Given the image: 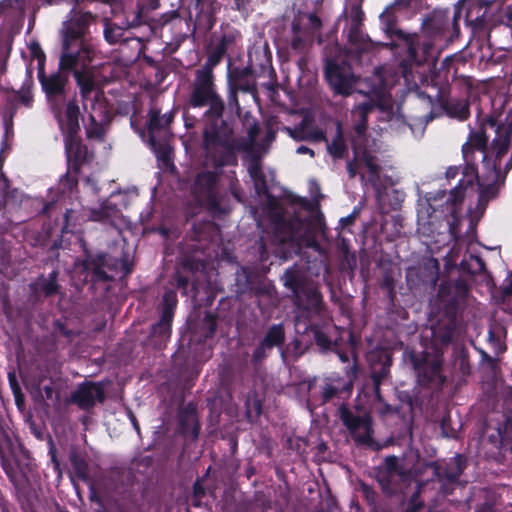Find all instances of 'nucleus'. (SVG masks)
<instances>
[{"instance_id": "obj_1", "label": "nucleus", "mask_w": 512, "mask_h": 512, "mask_svg": "<svg viewBox=\"0 0 512 512\" xmlns=\"http://www.w3.org/2000/svg\"><path fill=\"white\" fill-rule=\"evenodd\" d=\"M80 116L79 105L71 101L65 110V122L58 124L67 158L65 174L56 186L48 189L46 198L21 199V205L31 208L34 217L43 220V224H83L89 221L116 224L122 218L121 210L109 200L103 202L99 209H89L73 198L78 190L82 165L89 161L88 148L79 136Z\"/></svg>"}, {"instance_id": "obj_2", "label": "nucleus", "mask_w": 512, "mask_h": 512, "mask_svg": "<svg viewBox=\"0 0 512 512\" xmlns=\"http://www.w3.org/2000/svg\"><path fill=\"white\" fill-rule=\"evenodd\" d=\"M214 69L202 64L194 70L185 105L188 109H205L202 148L213 167L221 169L236 166L238 153L247 151L249 144L237 138L230 119H224L225 99L219 92Z\"/></svg>"}, {"instance_id": "obj_3", "label": "nucleus", "mask_w": 512, "mask_h": 512, "mask_svg": "<svg viewBox=\"0 0 512 512\" xmlns=\"http://www.w3.org/2000/svg\"><path fill=\"white\" fill-rule=\"evenodd\" d=\"M487 175L482 176V180L478 175V179L474 177H464L459 181L457 186L450 190L449 196L443 203L437 204V198L433 201L427 200L421 204V208L417 210V224H435L436 222H446V224H459L461 220V209L465 198V191L468 187H472L476 182L478 186V199L475 209L468 210L469 224H478L484 215L490 200L497 197L501 183V169L499 164H492L491 169H485Z\"/></svg>"}, {"instance_id": "obj_4", "label": "nucleus", "mask_w": 512, "mask_h": 512, "mask_svg": "<svg viewBox=\"0 0 512 512\" xmlns=\"http://www.w3.org/2000/svg\"><path fill=\"white\" fill-rule=\"evenodd\" d=\"M388 38L403 41L407 46L406 64L410 67L422 66L428 62L435 64L441 52L460 36V26L456 16L450 19L449 10L434 9L427 13L421 22V34H409L394 24L389 30L383 27Z\"/></svg>"}, {"instance_id": "obj_5", "label": "nucleus", "mask_w": 512, "mask_h": 512, "mask_svg": "<svg viewBox=\"0 0 512 512\" xmlns=\"http://www.w3.org/2000/svg\"><path fill=\"white\" fill-rule=\"evenodd\" d=\"M264 195L266 203L263 211L269 217L270 224H326L320 207L321 194L312 200L293 193L286 194L281 200L270 192Z\"/></svg>"}, {"instance_id": "obj_6", "label": "nucleus", "mask_w": 512, "mask_h": 512, "mask_svg": "<svg viewBox=\"0 0 512 512\" xmlns=\"http://www.w3.org/2000/svg\"><path fill=\"white\" fill-rule=\"evenodd\" d=\"M47 105L58 124L65 122V110L71 101L77 104L76 93L69 96V75L60 71L37 74Z\"/></svg>"}, {"instance_id": "obj_7", "label": "nucleus", "mask_w": 512, "mask_h": 512, "mask_svg": "<svg viewBox=\"0 0 512 512\" xmlns=\"http://www.w3.org/2000/svg\"><path fill=\"white\" fill-rule=\"evenodd\" d=\"M282 280L284 286L291 291L295 306L303 313L321 310L322 295L300 268H288Z\"/></svg>"}, {"instance_id": "obj_8", "label": "nucleus", "mask_w": 512, "mask_h": 512, "mask_svg": "<svg viewBox=\"0 0 512 512\" xmlns=\"http://www.w3.org/2000/svg\"><path fill=\"white\" fill-rule=\"evenodd\" d=\"M499 9L498 0L481 1L469 7L465 20L471 29L473 38L478 41L489 40L492 28L499 22L494 15V12Z\"/></svg>"}, {"instance_id": "obj_9", "label": "nucleus", "mask_w": 512, "mask_h": 512, "mask_svg": "<svg viewBox=\"0 0 512 512\" xmlns=\"http://www.w3.org/2000/svg\"><path fill=\"white\" fill-rule=\"evenodd\" d=\"M219 174L214 171L199 172L194 180L192 194L198 204L212 215L225 213L218 192Z\"/></svg>"}, {"instance_id": "obj_10", "label": "nucleus", "mask_w": 512, "mask_h": 512, "mask_svg": "<svg viewBox=\"0 0 512 512\" xmlns=\"http://www.w3.org/2000/svg\"><path fill=\"white\" fill-rule=\"evenodd\" d=\"M485 125H488L486 119L480 130L471 131L467 141L462 145V156L464 160L462 174L464 177H474L478 179V167L475 158L476 153L482 155L483 167L490 165V158L487 154L488 137L484 130Z\"/></svg>"}, {"instance_id": "obj_11", "label": "nucleus", "mask_w": 512, "mask_h": 512, "mask_svg": "<svg viewBox=\"0 0 512 512\" xmlns=\"http://www.w3.org/2000/svg\"><path fill=\"white\" fill-rule=\"evenodd\" d=\"M242 40L241 32L229 23L220 26L219 34L211 38L207 58L204 64L216 68L228 54L233 52L237 44Z\"/></svg>"}, {"instance_id": "obj_12", "label": "nucleus", "mask_w": 512, "mask_h": 512, "mask_svg": "<svg viewBox=\"0 0 512 512\" xmlns=\"http://www.w3.org/2000/svg\"><path fill=\"white\" fill-rule=\"evenodd\" d=\"M83 266L91 274L93 281H107L114 277V272L123 271L124 274H128L132 269L128 258L118 260L103 254L87 259Z\"/></svg>"}, {"instance_id": "obj_13", "label": "nucleus", "mask_w": 512, "mask_h": 512, "mask_svg": "<svg viewBox=\"0 0 512 512\" xmlns=\"http://www.w3.org/2000/svg\"><path fill=\"white\" fill-rule=\"evenodd\" d=\"M338 412L340 419L350 432L354 441L358 444L370 447L373 443V430L370 416L355 413L345 405H341Z\"/></svg>"}, {"instance_id": "obj_14", "label": "nucleus", "mask_w": 512, "mask_h": 512, "mask_svg": "<svg viewBox=\"0 0 512 512\" xmlns=\"http://www.w3.org/2000/svg\"><path fill=\"white\" fill-rule=\"evenodd\" d=\"M325 79L334 94L349 96L353 93L355 79L350 66L328 60L325 65Z\"/></svg>"}, {"instance_id": "obj_15", "label": "nucleus", "mask_w": 512, "mask_h": 512, "mask_svg": "<svg viewBox=\"0 0 512 512\" xmlns=\"http://www.w3.org/2000/svg\"><path fill=\"white\" fill-rule=\"evenodd\" d=\"M74 15L64 24V38L66 46L69 43L77 45H91L86 38L90 24L95 20V16L89 12L74 11Z\"/></svg>"}, {"instance_id": "obj_16", "label": "nucleus", "mask_w": 512, "mask_h": 512, "mask_svg": "<svg viewBox=\"0 0 512 512\" xmlns=\"http://www.w3.org/2000/svg\"><path fill=\"white\" fill-rule=\"evenodd\" d=\"M486 123L491 128H496V137L491 144V152L494 155V159H490V165L484 167V169H491L492 164L495 163H498L499 169H501V159L508 152L511 142L512 120L506 118L504 124H498L497 118L490 115L486 118Z\"/></svg>"}, {"instance_id": "obj_17", "label": "nucleus", "mask_w": 512, "mask_h": 512, "mask_svg": "<svg viewBox=\"0 0 512 512\" xmlns=\"http://www.w3.org/2000/svg\"><path fill=\"white\" fill-rule=\"evenodd\" d=\"M221 4L217 0H191L189 4V17L194 18L198 29L210 31L216 24V14Z\"/></svg>"}, {"instance_id": "obj_18", "label": "nucleus", "mask_w": 512, "mask_h": 512, "mask_svg": "<svg viewBox=\"0 0 512 512\" xmlns=\"http://www.w3.org/2000/svg\"><path fill=\"white\" fill-rule=\"evenodd\" d=\"M93 55L94 49L92 45H77L69 43V45L66 46V41L63 40L58 71L66 74L71 71L74 72L79 63L85 64V62H90Z\"/></svg>"}, {"instance_id": "obj_19", "label": "nucleus", "mask_w": 512, "mask_h": 512, "mask_svg": "<svg viewBox=\"0 0 512 512\" xmlns=\"http://www.w3.org/2000/svg\"><path fill=\"white\" fill-rule=\"evenodd\" d=\"M227 87L234 88L240 92L256 94V75L251 65L232 66L231 58H228Z\"/></svg>"}, {"instance_id": "obj_20", "label": "nucleus", "mask_w": 512, "mask_h": 512, "mask_svg": "<svg viewBox=\"0 0 512 512\" xmlns=\"http://www.w3.org/2000/svg\"><path fill=\"white\" fill-rule=\"evenodd\" d=\"M441 367L442 357L437 353L432 357H425L421 362L414 360L417 379L421 385L436 384L441 386L445 382Z\"/></svg>"}, {"instance_id": "obj_21", "label": "nucleus", "mask_w": 512, "mask_h": 512, "mask_svg": "<svg viewBox=\"0 0 512 512\" xmlns=\"http://www.w3.org/2000/svg\"><path fill=\"white\" fill-rule=\"evenodd\" d=\"M105 399V388L102 383H85L73 393L72 400L83 409L93 407Z\"/></svg>"}, {"instance_id": "obj_22", "label": "nucleus", "mask_w": 512, "mask_h": 512, "mask_svg": "<svg viewBox=\"0 0 512 512\" xmlns=\"http://www.w3.org/2000/svg\"><path fill=\"white\" fill-rule=\"evenodd\" d=\"M74 78L79 88L83 107L86 109V103L90 100L97 101L101 94V91L97 87L95 75L92 71L83 68L74 71Z\"/></svg>"}, {"instance_id": "obj_23", "label": "nucleus", "mask_w": 512, "mask_h": 512, "mask_svg": "<svg viewBox=\"0 0 512 512\" xmlns=\"http://www.w3.org/2000/svg\"><path fill=\"white\" fill-rule=\"evenodd\" d=\"M285 340V333L281 324L272 325L266 332L264 338L254 350L252 358L256 362L262 361L267 352L274 347H280Z\"/></svg>"}, {"instance_id": "obj_24", "label": "nucleus", "mask_w": 512, "mask_h": 512, "mask_svg": "<svg viewBox=\"0 0 512 512\" xmlns=\"http://www.w3.org/2000/svg\"><path fill=\"white\" fill-rule=\"evenodd\" d=\"M406 478L404 468L396 456L385 458L384 466L378 474V481L383 489L388 490L390 486L403 481Z\"/></svg>"}, {"instance_id": "obj_25", "label": "nucleus", "mask_w": 512, "mask_h": 512, "mask_svg": "<svg viewBox=\"0 0 512 512\" xmlns=\"http://www.w3.org/2000/svg\"><path fill=\"white\" fill-rule=\"evenodd\" d=\"M175 112L173 110L161 115L158 108L152 107L148 111L147 136L148 139H158V135L168 128L173 122Z\"/></svg>"}, {"instance_id": "obj_26", "label": "nucleus", "mask_w": 512, "mask_h": 512, "mask_svg": "<svg viewBox=\"0 0 512 512\" xmlns=\"http://www.w3.org/2000/svg\"><path fill=\"white\" fill-rule=\"evenodd\" d=\"M456 330V323L453 319H449L445 323H439L431 328L432 344L437 354H439L443 347L448 346L452 342Z\"/></svg>"}, {"instance_id": "obj_27", "label": "nucleus", "mask_w": 512, "mask_h": 512, "mask_svg": "<svg viewBox=\"0 0 512 512\" xmlns=\"http://www.w3.org/2000/svg\"><path fill=\"white\" fill-rule=\"evenodd\" d=\"M136 9H137V5L132 10L126 12L125 22H122L123 26H119L118 24H115V23H106L105 24L104 37H105V40L109 44H116L123 40L124 28L131 29V28H139V27L145 26L148 28V30L150 32L152 31L151 22L153 21V18L151 16H149V20L147 22L142 23L140 25L131 26L128 24V19H127L128 14L131 13L132 11H135ZM148 15H150V12L148 13Z\"/></svg>"}, {"instance_id": "obj_28", "label": "nucleus", "mask_w": 512, "mask_h": 512, "mask_svg": "<svg viewBox=\"0 0 512 512\" xmlns=\"http://www.w3.org/2000/svg\"><path fill=\"white\" fill-rule=\"evenodd\" d=\"M440 106L450 118L465 121L470 117V104L466 99H442Z\"/></svg>"}, {"instance_id": "obj_29", "label": "nucleus", "mask_w": 512, "mask_h": 512, "mask_svg": "<svg viewBox=\"0 0 512 512\" xmlns=\"http://www.w3.org/2000/svg\"><path fill=\"white\" fill-rule=\"evenodd\" d=\"M160 6V0H137V9L128 14V24L137 26L149 20V11H154Z\"/></svg>"}, {"instance_id": "obj_30", "label": "nucleus", "mask_w": 512, "mask_h": 512, "mask_svg": "<svg viewBox=\"0 0 512 512\" xmlns=\"http://www.w3.org/2000/svg\"><path fill=\"white\" fill-rule=\"evenodd\" d=\"M412 0H394L380 14V22L383 27L390 30L394 24L398 23V12L407 10L411 6Z\"/></svg>"}, {"instance_id": "obj_31", "label": "nucleus", "mask_w": 512, "mask_h": 512, "mask_svg": "<svg viewBox=\"0 0 512 512\" xmlns=\"http://www.w3.org/2000/svg\"><path fill=\"white\" fill-rule=\"evenodd\" d=\"M249 175L253 181L254 189L257 195L262 196L269 193L266 175L262 169L260 160L253 158L248 167Z\"/></svg>"}, {"instance_id": "obj_32", "label": "nucleus", "mask_w": 512, "mask_h": 512, "mask_svg": "<svg viewBox=\"0 0 512 512\" xmlns=\"http://www.w3.org/2000/svg\"><path fill=\"white\" fill-rule=\"evenodd\" d=\"M147 143L157 160L165 168L173 166L172 148L166 139H148Z\"/></svg>"}, {"instance_id": "obj_33", "label": "nucleus", "mask_w": 512, "mask_h": 512, "mask_svg": "<svg viewBox=\"0 0 512 512\" xmlns=\"http://www.w3.org/2000/svg\"><path fill=\"white\" fill-rule=\"evenodd\" d=\"M239 93L240 91L227 87V95L225 101L226 111L224 114V119L229 118L233 127L234 118H241L243 114V108L241 107L239 101Z\"/></svg>"}, {"instance_id": "obj_34", "label": "nucleus", "mask_w": 512, "mask_h": 512, "mask_svg": "<svg viewBox=\"0 0 512 512\" xmlns=\"http://www.w3.org/2000/svg\"><path fill=\"white\" fill-rule=\"evenodd\" d=\"M328 153L334 159H343L347 155V145L344 139L342 126L340 123L337 125L336 135L331 143L327 144Z\"/></svg>"}, {"instance_id": "obj_35", "label": "nucleus", "mask_w": 512, "mask_h": 512, "mask_svg": "<svg viewBox=\"0 0 512 512\" xmlns=\"http://www.w3.org/2000/svg\"><path fill=\"white\" fill-rule=\"evenodd\" d=\"M352 149L356 158H358L368 169L371 175H378L381 167L377 163V158L367 148H360L355 144H352Z\"/></svg>"}, {"instance_id": "obj_36", "label": "nucleus", "mask_w": 512, "mask_h": 512, "mask_svg": "<svg viewBox=\"0 0 512 512\" xmlns=\"http://www.w3.org/2000/svg\"><path fill=\"white\" fill-rule=\"evenodd\" d=\"M394 203L392 204V214H389L388 211L385 210L384 206L380 205V211L383 216L381 224H389L391 221L392 224L398 225L403 224L404 217L400 213L402 198L399 197L398 192H394Z\"/></svg>"}, {"instance_id": "obj_37", "label": "nucleus", "mask_w": 512, "mask_h": 512, "mask_svg": "<svg viewBox=\"0 0 512 512\" xmlns=\"http://www.w3.org/2000/svg\"><path fill=\"white\" fill-rule=\"evenodd\" d=\"M341 388V381L339 379L327 378L320 384V394L322 402L326 403L335 398Z\"/></svg>"}, {"instance_id": "obj_38", "label": "nucleus", "mask_w": 512, "mask_h": 512, "mask_svg": "<svg viewBox=\"0 0 512 512\" xmlns=\"http://www.w3.org/2000/svg\"><path fill=\"white\" fill-rule=\"evenodd\" d=\"M426 468L431 469L432 478H437L439 480H447L449 482L455 481L462 472V468L459 463H457L456 470L454 472H448L447 470L442 471L437 462H430L426 465Z\"/></svg>"}, {"instance_id": "obj_39", "label": "nucleus", "mask_w": 512, "mask_h": 512, "mask_svg": "<svg viewBox=\"0 0 512 512\" xmlns=\"http://www.w3.org/2000/svg\"><path fill=\"white\" fill-rule=\"evenodd\" d=\"M291 136L298 141L302 140H312L315 142L327 141L325 132L321 129H314L309 134L306 133V130L303 126L299 128H295L291 131Z\"/></svg>"}, {"instance_id": "obj_40", "label": "nucleus", "mask_w": 512, "mask_h": 512, "mask_svg": "<svg viewBox=\"0 0 512 512\" xmlns=\"http://www.w3.org/2000/svg\"><path fill=\"white\" fill-rule=\"evenodd\" d=\"M171 321L172 317H169L168 313L161 315L159 322L152 327V336H159L161 341L167 340L171 333Z\"/></svg>"}, {"instance_id": "obj_41", "label": "nucleus", "mask_w": 512, "mask_h": 512, "mask_svg": "<svg viewBox=\"0 0 512 512\" xmlns=\"http://www.w3.org/2000/svg\"><path fill=\"white\" fill-rule=\"evenodd\" d=\"M70 460L76 475L80 479L86 480L88 478V463L85 458L76 452H72Z\"/></svg>"}, {"instance_id": "obj_42", "label": "nucleus", "mask_w": 512, "mask_h": 512, "mask_svg": "<svg viewBox=\"0 0 512 512\" xmlns=\"http://www.w3.org/2000/svg\"><path fill=\"white\" fill-rule=\"evenodd\" d=\"M89 124L86 126V137L88 139H95L102 141L104 138V127L103 125L98 122L93 115L89 116Z\"/></svg>"}, {"instance_id": "obj_43", "label": "nucleus", "mask_w": 512, "mask_h": 512, "mask_svg": "<svg viewBox=\"0 0 512 512\" xmlns=\"http://www.w3.org/2000/svg\"><path fill=\"white\" fill-rule=\"evenodd\" d=\"M352 116L355 118L354 131L359 138H365L368 128V114L361 113L356 109L352 110Z\"/></svg>"}, {"instance_id": "obj_44", "label": "nucleus", "mask_w": 512, "mask_h": 512, "mask_svg": "<svg viewBox=\"0 0 512 512\" xmlns=\"http://www.w3.org/2000/svg\"><path fill=\"white\" fill-rule=\"evenodd\" d=\"M162 313L161 315H167L169 314V317L173 318V311L177 305V296L175 291L168 290L163 295V301H162Z\"/></svg>"}, {"instance_id": "obj_45", "label": "nucleus", "mask_w": 512, "mask_h": 512, "mask_svg": "<svg viewBox=\"0 0 512 512\" xmlns=\"http://www.w3.org/2000/svg\"><path fill=\"white\" fill-rule=\"evenodd\" d=\"M39 285L46 296L55 294L58 290L57 272L53 271L48 278L41 279Z\"/></svg>"}, {"instance_id": "obj_46", "label": "nucleus", "mask_w": 512, "mask_h": 512, "mask_svg": "<svg viewBox=\"0 0 512 512\" xmlns=\"http://www.w3.org/2000/svg\"><path fill=\"white\" fill-rule=\"evenodd\" d=\"M348 38L351 44H361L364 42V35L360 29V19L358 16L352 19Z\"/></svg>"}, {"instance_id": "obj_47", "label": "nucleus", "mask_w": 512, "mask_h": 512, "mask_svg": "<svg viewBox=\"0 0 512 512\" xmlns=\"http://www.w3.org/2000/svg\"><path fill=\"white\" fill-rule=\"evenodd\" d=\"M30 53L33 58H35L38 62V71L37 74H42L45 71V62L46 56L41 46L37 42H33L30 47Z\"/></svg>"}, {"instance_id": "obj_48", "label": "nucleus", "mask_w": 512, "mask_h": 512, "mask_svg": "<svg viewBox=\"0 0 512 512\" xmlns=\"http://www.w3.org/2000/svg\"><path fill=\"white\" fill-rule=\"evenodd\" d=\"M386 364H384L380 371L377 372L376 370L373 371L372 373V378H373V382H374V390H375V394H376V397L381 400V395H380V383L382 381V379H384L387 374H388V366H389V359L387 358L386 360Z\"/></svg>"}, {"instance_id": "obj_49", "label": "nucleus", "mask_w": 512, "mask_h": 512, "mask_svg": "<svg viewBox=\"0 0 512 512\" xmlns=\"http://www.w3.org/2000/svg\"><path fill=\"white\" fill-rule=\"evenodd\" d=\"M303 19V14H299L293 18L291 22V31L293 35L311 36L308 31L309 29H307L306 25L303 24Z\"/></svg>"}, {"instance_id": "obj_50", "label": "nucleus", "mask_w": 512, "mask_h": 512, "mask_svg": "<svg viewBox=\"0 0 512 512\" xmlns=\"http://www.w3.org/2000/svg\"><path fill=\"white\" fill-rule=\"evenodd\" d=\"M305 18L308 20V24L306 25L307 29H309V33L311 37L322 28V21L315 13L303 14Z\"/></svg>"}, {"instance_id": "obj_51", "label": "nucleus", "mask_w": 512, "mask_h": 512, "mask_svg": "<svg viewBox=\"0 0 512 512\" xmlns=\"http://www.w3.org/2000/svg\"><path fill=\"white\" fill-rule=\"evenodd\" d=\"M376 105V101L368 97L365 101L357 104L353 109L369 115L375 109Z\"/></svg>"}, {"instance_id": "obj_52", "label": "nucleus", "mask_w": 512, "mask_h": 512, "mask_svg": "<svg viewBox=\"0 0 512 512\" xmlns=\"http://www.w3.org/2000/svg\"><path fill=\"white\" fill-rule=\"evenodd\" d=\"M15 192L16 188H12L8 177L2 174L0 178V199L7 196L9 193Z\"/></svg>"}, {"instance_id": "obj_53", "label": "nucleus", "mask_w": 512, "mask_h": 512, "mask_svg": "<svg viewBox=\"0 0 512 512\" xmlns=\"http://www.w3.org/2000/svg\"><path fill=\"white\" fill-rule=\"evenodd\" d=\"M252 0H233V9L240 14H248Z\"/></svg>"}, {"instance_id": "obj_54", "label": "nucleus", "mask_w": 512, "mask_h": 512, "mask_svg": "<svg viewBox=\"0 0 512 512\" xmlns=\"http://www.w3.org/2000/svg\"><path fill=\"white\" fill-rule=\"evenodd\" d=\"M309 36L293 35L290 46L291 49L297 52H301L305 47V39Z\"/></svg>"}, {"instance_id": "obj_55", "label": "nucleus", "mask_w": 512, "mask_h": 512, "mask_svg": "<svg viewBox=\"0 0 512 512\" xmlns=\"http://www.w3.org/2000/svg\"><path fill=\"white\" fill-rule=\"evenodd\" d=\"M301 244H304L306 247L312 248L317 252H321V247L317 242L316 238L308 232V235L302 239Z\"/></svg>"}, {"instance_id": "obj_56", "label": "nucleus", "mask_w": 512, "mask_h": 512, "mask_svg": "<svg viewBox=\"0 0 512 512\" xmlns=\"http://www.w3.org/2000/svg\"><path fill=\"white\" fill-rule=\"evenodd\" d=\"M359 213H360V209L355 207L349 215H347L345 217H341L339 219L338 224H341V225L353 224L354 221L356 220L357 216L359 215Z\"/></svg>"}, {"instance_id": "obj_57", "label": "nucleus", "mask_w": 512, "mask_h": 512, "mask_svg": "<svg viewBox=\"0 0 512 512\" xmlns=\"http://www.w3.org/2000/svg\"><path fill=\"white\" fill-rule=\"evenodd\" d=\"M1 4L5 8L22 9L25 5V0H2Z\"/></svg>"}, {"instance_id": "obj_58", "label": "nucleus", "mask_w": 512, "mask_h": 512, "mask_svg": "<svg viewBox=\"0 0 512 512\" xmlns=\"http://www.w3.org/2000/svg\"><path fill=\"white\" fill-rule=\"evenodd\" d=\"M315 339H316V342H317V344L319 346H321L323 348H329L330 347L331 341L321 331H317L315 333Z\"/></svg>"}, {"instance_id": "obj_59", "label": "nucleus", "mask_w": 512, "mask_h": 512, "mask_svg": "<svg viewBox=\"0 0 512 512\" xmlns=\"http://www.w3.org/2000/svg\"><path fill=\"white\" fill-rule=\"evenodd\" d=\"M20 191L16 188L15 193H9L7 196H4L0 199V210L3 209L7 202L16 201L20 196Z\"/></svg>"}, {"instance_id": "obj_60", "label": "nucleus", "mask_w": 512, "mask_h": 512, "mask_svg": "<svg viewBox=\"0 0 512 512\" xmlns=\"http://www.w3.org/2000/svg\"><path fill=\"white\" fill-rule=\"evenodd\" d=\"M188 282L189 280L182 276L179 272H177L176 274V283H177V286L181 289H183V294L186 295V290H187V286H188Z\"/></svg>"}, {"instance_id": "obj_61", "label": "nucleus", "mask_w": 512, "mask_h": 512, "mask_svg": "<svg viewBox=\"0 0 512 512\" xmlns=\"http://www.w3.org/2000/svg\"><path fill=\"white\" fill-rule=\"evenodd\" d=\"M357 159L358 158L355 157L353 160L347 162V171L350 178H354L357 174Z\"/></svg>"}, {"instance_id": "obj_62", "label": "nucleus", "mask_w": 512, "mask_h": 512, "mask_svg": "<svg viewBox=\"0 0 512 512\" xmlns=\"http://www.w3.org/2000/svg\"><path fill=\"white\" fill-rule=\"evenodd\" d=\"M421 507L422 503L417 502V497L415 496L411 499L405 512H417Z\"/></svg>"}, {"instance_id": "obj_63", "label": "nucleus", "mask_w": 512, "mask_h": 512, "mask_svg": "<svg viewBox=\"0 0 512 512\" xmlns=\"http://www.w3.org/2000/svg\"><path fill=\"white\" fill-rule=\"evenodd\" d=\"M19 99L27 107H29L32 103V95L29 91L22 92L19 95Z\"/></svg>"}, {"instance_id": "obj_64", "label": "nucleus", "mask_w": 512, "mask_h": 512, "mask_svg": "<svg viewBox=\"0 0 512 512\" xmlns=\"http://www.w3.org/2000/svg\"><path fill=\"white\" fill-rule=\"evenodd\" d=\"M503 10V15L501 16V22L503 18H505L508 22H512V5H507V7Z\"/></svg>"}]
</instances>
